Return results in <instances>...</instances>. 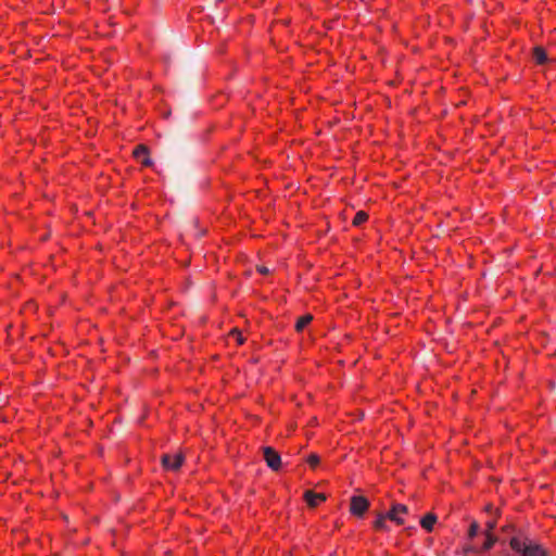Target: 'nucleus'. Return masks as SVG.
<instances>
[{"mask_svg": "<svg viewBox=\"0 0 556 556\" xmlns=\"http://www.w3.org/2000/svg\"><path fill=\"white\" fill-rule=\"evenodd\" d=\"M509 545L515 552L521 554V556H546L545 549L528 538L521 540L518 536H514L510 539Z\"/></svg>", "mask_w": 556, "mask_h": 556, "instance_id": "obj_1", "label": "nucleus"}, {"mask_svg": "<svg viewBox=\"0 0 556 556\" xmlns=\"http://www.w3.org/2000/svg\"><path fill=\"white\" fill-rule=\"evenodd\" d=\"M369 507V502L364 496H352L350 511L356 517H363Z\"/></svg>", "mask_w": 556, "mask_h": 556, "instance_id": "obj_2", "label": "nucleus"}, {"mask_svg": "<svg viewBox=\"0 0 556 556\" xmlns=\"http://www.w3.org/2000/svg\"><path fill=\"white\" fill-rule=\"evenodd\" d=\"M264 459L267 466L273 470H278L281 466V457L276 450L270 446L263 447Z\"/></svg>", "mask_w": 556, "mask_h": 556, "instance_id": "obj_3", "label": "nucleus"}, {"mask_svg": "<svg viewBox=\"0 0 556 556\" xmlns=\"http://www.w3.org/2000/svg\"><path fill=\"white\" fill-rule=\"evenodd\" d=\"M162 465L165 469H168V470H178L180 468V466L182 465V462H184V455L180 454V453H177V454H174V455H169V454H164L162 456Z\"/></svg>", "mask_w": 556, "mask_h": 556, "instance_id": "obj_4", "label": "nucleus"}, {"mask_svg": "<svg viewBox=\"0 0 556 556\" xmlns=\"http://www.w3.org/2000/svg\"><path fill=\"white\" fill-rule=\"evenodd\" d=\"M408 513V508L406 505L403 504H393L391 509L386 513L388 516V519L397 523L403 525L404 520L400 517V515H406Z\"/></svg>", "mask_w": 556, "mask_h": 556, "instance_id": "obj_5", "label": "nucleus"}, {"mask_svg": "<svg viewBox=\"0 0 556 556\" xmlns=\"http://www.w3.org/2000/svg\"><path fill=\"white\" fill-rule=\"evenodd\" d=\"M148 154H149V150L143 144L137 146L134 150L135 157L137 160H139L144 166H150L152 164V161L148 156Z\"/></svg>", "mask_w": 556, "mask_h": 556, "instance_id": "obj_6", "label": "nucleus"}, {"mask_svg": "<svg viewBox=\"0 0 556 556\" xmlns=\"http://www.w3.org/2000/svg\"><path fill=\"white\" fill-rule=\"evenodd\" d=\"M304 498L307 502L308 506L316 507L319 503L326 501V495L323 493H315L308 490L304 493Z\"/></svg>", "mask_w": 556, "mask_h": 556, "instance_id": "obj_7", "label": "nucleus"}, {"mask_svg": "<svg viewBox=\"0 0 556 556\" xmlns=\"http://www.w3.org/2000/svg\"><path fill=\"white\" fill-rule=\"evenodd\" d=\"M435 522H437V516L432 513H429L421 518L420 526L426 531L431 532Z\"/></svg>", "mask_w": 556, "mask_h": 556, "instance_id": "obj_8", "label": "nucleus"}, {"mask_svg": "<svg viewBox=\"0 0 556 556\" xmlns=\"http://www.w3.org/2000/svg\"><path fill=\"white\" fill-rule=\"evenodd\" d=\"M533 58L538 64H545L549 62V59L542 47H535L533 49Z\"/></svg>", "mask_w": 556, "mask_h": 556, "instance_id": "obj_9", "label": "nucleus"}, {"mask_svg": "<svg viewBox=\"0 0 556 556\" xmlns=\"http://www.w3.org/2000/svg\"><path fill=\"white\" fill-rule=\"evenodd\" d=\"M387 519H388V516L386 514L378 513L377 514V519L374 522L375 529L382 530V531H388L389 527H388V525L386 522Z\"/></svg>", "mask_w": 556, "mask_h": 556, "instance_id": "obj_10", "label": "nucleus"}, {"mask_svg": "<svg viewBox=\"0 0 556 556\" xmlns=\"http://www.w3.org/2000/svg\"><path fill=\"white\" fill-rule=\"evenodd\" d=\"M485 540L481 548H479L480 552L489 551L497 541V538L493 535L490 532H484Z\"/></svg>", "mask_w": 556, "mask_h": 556, "instance_id": "obj_11", "label": "nucleus"}, {"mask_svg": "<svg viewBox=\"0 0 556 556\" xmlns=\"http://www.w3.org/2000/svg\"><path fill=\"white\" fill-rule=\"evenodd\" d=\"M313 319L311 314L303 315L300 317L295 324V329L298 331H302Z\"/></svg>", "mask_w": 556, "mask_h": 556, "instance_id": "obj_12", "label": "nucleus"}, {"mask_svg": "<svg viewBox=\"0 0 556 556\" xmlns=\"http://www.w3.org/2000/svg\"><path fill=\"white\" fill-rule=\"evenodd\" d=\"M367 218H368V214L364 211H359L355 214V216L353 218V225L359 226L363 223H365L367 220Z\"/></svg>", "mask_w": 556, "mask_h": 556, "instance_id": "obj_13", "label": "nucleus"}, {"mask_svg": "<svg viewBox=\"0 0 556 556\" xmlns=\"http://www.w3.org/2000/svg\"><path fill=\"white\" fill-rule=\"evenodd\" d=\"M480 527L478 522L473 521L471 522L469 530H468V538L473 539L479 533Z\"/></svg>", "mask_w": 556, "mask_h": 556, "instance_id": "obj_14", "label": "nucleus"}, {"mask_svg": "<svg viewBox=\"0 0 556 556\" xmlns=\"http://www.w3.org/2000/svg\"><path fill=\"white\" fill-rule=\"evenodd\" d=\"M230 334L237 340L238 344H242L244 342V338L238 329H232Z\"/></svg>", "mask_w": 556, "mask_h": 556, "instance_id": "obj_15", "label": "nucleus"}, {"mask_svg": "<svg viewBox=\"0 0 556 556\" xmlns=\"http://www.w3.org/2000/svg\"><path fill=\"white\" fill-rule=\"evenodd\" d=\"M309 466L316 467L319 464V457L316 454H311L307 458Z\"/></svg>", "mask_w": 556, "mask_h": 556, "instance_id": "obj_16", "label": "nucleus"}, {"mask_svg": "<svg viewBox=\"0 0 556 556\" xmlns=\"http://www.w3.org/2000/svg\"><path fill=\"white\" fill-rule=\"evenodd\" d=\"M495 527H496V520L495 519L488 520L486 523H485V531L484 532L492 533V531L495 529Z\"/></svg>", "mask_w": 556, "mask_h": 556, "instance_id": "obj_17", "label": "nucleus"}, {"mask_svg": "<svg viewBox=\"0 0 556 556\" xmlns=\"http://www.w3.org/2000/svg\"><path fill=\"white\" fill-rule=\"evenodd\" d=\"M464 553L465 554H468V553H480L479 548L473 546V545H467L464 547Z\"/></svg>", "mask_w": 556, "mask_h": 556, "instance_id": "obj_18", "label": "nucleus"}, {"mask_svg": "<svg viewBox=\"0 0 556 556\" xmlns=\"http://www.w3.org/2000/svg\"><path fill=\"white\" fill-rule=\"evenodd\" d=\"M257 271L264 275L269 273L268 268L265 266H258Z\"/></svg>", "mask_w": 556, "mask_h": 556, "instance_id": "obj_19", "label": "nucleus"}, {"mask_svg": "<svg viewBox=\"0 0 556 556\" xmlns=\"http://www.w3.org/2000/svg\"><path fill=\"white\" fill-rule=\"evenodd\" d=\"M492 509H493V507H492L491 505H488V506L485 507V510H486V511H492Z\"/></svg>", "mask_w": 556, "mask_h": 556, "instance_id": "obj_20", "label": "nucleus"}]
</instances>
